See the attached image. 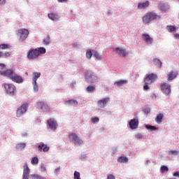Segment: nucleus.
<instances>
[{
    "instance_id": "6ab92c4d",
    "label": "nucleus",
    "mask_w": 179,
    "mask_h": 179,
    "mask_svg": "<svg viewBox=\"0 0 179 179\" xmlns=\"http://www.w3.org/2000/svg\"><path fill=\"white\" fill-rule=\"evenodd\" d=\"M157 78V76L154 73L149 74L145 79L144 82H148V83H152L155 79Z\"/></svg>"
},
{
    "instance_id": "cd10ccee",
    "label": "nucleus",
    "mask_w": 179,
    "mask_h": 179,
    "mask_svg": "<svg viewBox=\"0 0 179 179\" xmlns=\"http://www.w3.org/2000/svg\"><path fill=\"white\" fill-rule=\"evenodd\" d=\"M118 163H128V157H120L117 158Z\"/></svg>"
},
{
    "instance_id": "9d476101",
    "label": "nucleus",
    "mask_w": 179,
    "mask_h": 179,
    "mask_svg": "<svg viewBox=\"0 0 179 179\" xmlns=\"http://www.w3.org/2000/svg\"><path fill=\"white\" fill-rule=\"evenodd\" d=\"M161 90L164 94L169 96L170 94V92H171V88L169 83H164L161 85Z\"/></svg>"
},
{
    "instance_id": "f3484780",
    "label": "nucleus",
    "mask_w": 179,
    "mask_h": 179,
    "mask_svg": "<svg viewBox=\"0 0 179 179\" xmlns=\"http://www.w3.org/2000/svg\"><path fill=\"white\" fill-rule=\"evenodd\" d=\"M30 178V169L27 164L24 165L23 179H29Z\"/></svg>"
},
{
    "instance_id": "4be33fe9",
    "label": "nucleus",
    "mask_w": 179,
    "mask_h": 179,
    "mask_svg": "<svg viewBox=\"0 0 179 179\" xmlns=\"http://www.w3.org/2000/svg\"><path fill=\"white\" fill-rule=\"evenodd\" d=\"M38 149L39 152H48L50 150V147L48 145H45L44 143H42L38 146Z\"/></svg>"
},
{
    "instance_id": "de8ad7c7",
    "label": "nucleus",
    "mask_w": 179,
    "mask_h": 179,
    "mask_svg": "<svg viewBox=\"0 0 179 179\" xmlns=\"http://www.w3.org/2000/svg\"><path fill=\"white\" fill-rule=\"evenodd\" d=\"M6 69V66L4 64H0V71Z\"/></svg>"
},
{
    "instance_id": "aec40b11",
    "label": "nucleus",
    "mask_w": 179,
    "mask_h": 179,
    "mask_svg": "<svg viewBox=\"0 0 179 179\" xmlns=\"http://www.w3.org/2000/svg\"><path fill=\"white\" fill-rule=\"evenodd\" d=\"M48 17H49L50 20H52L53 22H58V20H59L60 17L58 14L49 13L48 15Z\"/></svg>"
},
{
    "instance_id": "473e14b6",
    "label": "nucleus",
    "mask_w": 179,
    "mask_h": 179,
    "mask_svg": "<svg viewBox=\"0 0 179 179\" xmlns=\"http://www.w3.org/2000/svg\"><path fill=\"white\" fill-rule=\"evenodd\" d=\"M166 29L169 33H173V31H176V30H177V28L173 25H168L166 27Z\"/></svg>"
},
{
    "instance_id": "13d9d810",
    "label": "nucleus",
    "mask_w": 179,
    "mask_h": 179,
    "mask_svg": "<svg viewBox=\"0 0 179 179\" xmlns=\"http://www.w3.org/2000/svg\"><path fill=\"white\" fill-rule=\"evenodd\" d=\"M0 58H4L3 52L0 51Z\"/></svg>"
},
{
    "instance_id": "423d86ee",
    "label": "nucleus",
    "mask_w": 179,
    "mask_h": 179,
    "mask_svg": "<svg viewBox=\"0 0 179 179\" xmlns=\"http://www.w3.org/2000/svg\"><path fill=\"white\" fill-rule=\"evenodd\" d=\"M17 37H19L20 41H25V40L29 37V29L22 28L17 31Z\"/></svg>"
},
{
    "instance_id": "8fccbe9b",
    "label": "nucleus",
    "mask_w": 179,
    "mask_h": 179,
    "mask_svg": "<svg viewBox=\"0 0 179 179\" xmlns=\"http://www.w3.org/2000/svg\"><path fill=\"white\" fill-rule=\"evenodd\" d=\"M3 55H4V58H9V57H10V52H6L3 53Z\"/></svg>"
},
{
    "instance_id": "20e7f679",
    "label": "nucleus",
    "mask_w": 179,
    "mask_h": 179,
    "mask_svg": "<svg viewBox=\"0 0 179 179\" xmlns=\"http://www.w3.org/2000/svg\"><path fill=\"white\" fill-rule=\"evenodd\" d=\"M85 78L87 83H96L99 78L92 72V71L87 70L85 72Z\"/></svg>"
},
{
    "instance_id": "7ed1b4c3",
    "label": "nucleus",
    "mask_w": 179,
    "mask_h": 179,
    "mask_svg": "<svg viewBox=\"0 0 179 179\" xmlns=\"http://www.w3.org/2000/svg\"><path fill=\"white\" fill-rule=\"evenodd\" d=\"M69 139L70 142H72L75 146H80L83 145V140L80 139V137L78 136L77 134L71 133L69 134Z\"/></svg>"
},
{
    "instance_id": "6e6d98bb",
    "label": "nucleus",
    "mask_w": 179,
    "mask_h": 179,
    "mask_svg": "<svg viewBox=\"0 0 179 179\" xmlns=\"http://www.w3.org/2000/svg\"><path fill=\"white\" fill-rule=\"evenodd\" d=\"M6 3V0H0V5H5Z\"/></svg>"
},
{
    "instance_id": "a18cd8bd",
    "label": "nucleus",
    "mask_w": 179,
    "mask_h": 179,
    "mask_svg": "<svg viewBox=\"0 0 179 179\" xmlns=\"http://www.w3.org/2000/svg\"><path fill=\"white\" fill-rule=\"evenodd\" d=\"M80 160H82L83 162H85V160H86V159H87V155H82L80 157Z\"/></svg>"
},
{
    "instance_id": "774afa93",
    "label": "nucleus",
    "mask_w": 179,
    "mask_h": 179,
    "mask_svg": "<svg viewBox=\"0 0 179 179\" xmlns=\"http://www.w3.org/2000/svg\"><path fill=\"white\" fill-rule=\"evenodd\" d=\"M179 1V0H178Z\"/></svg>"
},
{
    "instance_id": "39448f33",
    "label": "nucleus",
    "mask_w": 179,
    "mask_h": 179,
    "mask_svg": "<svg viewBox=\"0 0 179 179\" xmlns=\"http://www.w3.org/2000/svg\"><path fill=\"white\" fill-rule=\"evenodd\" d=\"M6 93L10 96H15V92L16 91V86L13 84L3 83L2 85Z\"/></svg>"
},
{
    "instance_id": "a19ab883",
    "label": "nucleus",
    "mask_w": 179,
    "mask_h": 179,
    "mask_svg": "<svg viewBox=\"0 0 179 179\" xmlns=\"http://www.w3.org/2000/svg\"><path fill=\"white\" fill-rule=\"evenodd\" d=\"M43 43L45 45H48V44H50V36H47V37L43 40Z\"/></svg>"
},
{
    "instance_id": "2f4dec72",
    "label": "nucleus",
    "mask_w": 179,
    "mask_h": 179,
    "mask_svg": "<svg viewBox=\"0 0 179 179\" xmlns=\"http://www.w3.org/2000/svg\"><path fill=\"white\" fill-rule=\"evenodd\" d=\"M178 155H179L178 150L168 151V156H178Z\"/></svg>"
},
{
    "instance_id": "6e6552de",
    "label": "nucleus",
    "mask_w": 179,
    "mask_h": 179,
    "mask_svg": "<svg viewBox=\"0 0 179 179\" xmlns=\"http://www.w3.org/2000/svg\"><path fill=\"white\" fill-rule=\"evenodd\" d=\"M108 103H110V97L107 96L98 100L96 102V106L99 108H105V107H107L108 105Z\"/></svg>"
},
{
    "instance_id": "b1692460",
    "label": "nucleus",
    "mask_w": 179,
    "mask_h": 179,
    "mask_svg": "<svg viewBox=\"0 0 179 179\" xmlns=\"http://www.w3.org/2000/svg\"><path fill=\"white\" fill-rule=\"evenodd\" d=\"M64 104L67 106H74V107H76L78 106V101L75 99H69L64 102Z\"/></svg>"
},
{
    "instance_id": "4c0bfd02",
    "label": "nucleus",
    "mask_w": 179,
    "mask_h": 179,
    "mask_svg": "<svg viewBox=\"0 0 179 179\" xmlns=\"http://www.w3.org/2000/svg\"><path fill=\"white\" fill-rule=\"evenodd\" d=\"M73 179H80V173L78 171H75L73 173Z\"/></svg>"
},
{
    "instance_id": "e2e57ef3",
    "label": "nucleus",
    "mask_w": 179,
    "mask_h": 179,
    "mask_svg": "<svg viewBox=\"0 0 179 179\" xmlns=\"http://www.w3.org/2000/svg\"><path fill=\"white\" fill-rule=\"evenodd\" d=\"M75 85H76V83H73L71 84V87H75Z\"/></svg>"
},
{
    "instance_id": "2eb2a0df",
    "label": "nucleus",
    "mask_w": 179,
    "mask_h": 179,
    "mask_svg": "<svg viewBox=\"0 0 179 179\" xmlns=\"http://www.w3.org/2000/svg\"><path fill=\"white\" fill-rule=\"evenodd\" d=\"M142 38L147 44H148V45H152V44H153V38L150 37V35L148 34H143L142 35Z\"/></svg>"
},
{
    "instance_id": "0eeeda50",
    "label": "nucleus",
    "mask_w": 179,
    "mask_h": 179,
    "mask_svg": "<svg viewBox=\"0 0 179 179\" xmlns=\"http://www.w3.org/2000/svg\"><path fill=\"white\" fill-rule=\"evenodd\" d=\"M36 108L42 111L43 113H49L50 106L47 104V103L44 101H38L36 103Z\"/></svg>"
},
{
    "instance_id": "f257e3e1",
    "label": "nucleus",
    "mask_w": 179,
    "mask_h": 179,
    "mask_svg": "<svg viewBox=\"0 0 179 179\" xmlns=\"http://www.w3.org/2000/svg\"><path fill=\"white\" fill-rule=\"evenodd\" d=\"M47 50L44 47L36 48L35 49H30L27 54V58L29 60L37 59L43 54H45Z\"/></svg>"
},
{
    "instance_id": "49530a36",
    "label": "nucleus",
    "mask_w": 179,
    "mask_h": 179,
    "mask_svg": "<svg viewBox=\"0 0 179 179\" xmlns=\"http://www.w3.org/2000/svg\"><path fill=\"white\" fill-rule=\"evenodd\" d=\"M144 114H149L150 113V108H145L143 110Z\"/></svg>"
},
{
    "instance_id": "4d7b16f0",
    "label": "nucleus",
    "mask_w": 179,
    "mask_h": 179,
    "mask_svg": "<svg viewBox=\"0 0 179 179\" xmlns=\"http://www.w3.org/2000/svg\"><path fill=\"white\" fill-rule=\"evenodd\" d=\"M107 15H108V16H112L113 15V11H111V10H108Z\"/></svg>"
},
{
    "instance_id": "f8f14e48",
    "label": "nucleus",
    "mask_w": 179,
    "mask_h": 179,
    "mask_svg": "<svg viewBox=\"0 0 179 179\" xmlns=\"http://www.w3.org/2000/svg\"><path fill=\"white\" fill-rule=\"evenodd\" d=\"M48 125L52 131H55L58 128V123L55 119H50L48 120Z\"/></svg>"
},
{
    "instance_id": "052dcab7",
    "label": "nucleus",
    "mask_w": 179,
    "mask_h": 179,
    "mask_svg": "<svg viewBox=\"0 0 179 179\" xmlns=\"http://www.w3.org/2000/svg\"><path fill=\"white\" fill-rule=\"evenodd\" d=\"M174 37H175V38H178L179 39V34H175Z\"/></svg>"
},
{
    "instance_id": "864d4df0",
    "label": "nucleus",
    "mask_w": 179,
    "mask_h": 179,
    "mask_svg": "<svg viewBox=\"0 0 179 179\" xmlns=\"http://www.w3.org/2000/svg\"><path fill=\"white\" fill-rule=\"evenodd\" d=\"M41 171L44 172V171H47V169L45 168V166L44 165H41Z\"/></svg>"
},
{
    "instance_id": "09e8293b",
    "label": "nucleus",
    "mask_w": 179,
    "mask_h": 179,
    "mask_svg": "<svg viewBox=\"0 0 179 179\" xmlns=\"http://www.w3.org/2000/svg\"><path fill=\"white\" fill-rule=\"evenodd\" d=\"M136 139H143V136L141 134H136Z\"/></svg>"
},
{
    "instance_id": "412c9836",
    "label": "nucleus",
    "mask_w": 179,
    "mask_h": 179,
    "mask_svg": "<svg viewBox=\"0 0 179 179\" xmlns=\"http://www.w3.org/2000/svg\"><path fill=\"white\" fill-rule=\"evenodd\" d=\"M26 146H27L26 143H17V144L15 145V149H16L18 152H22V150H23L24 149H26Z\"/></svg>"
},
{
    "instance_id": "7c9ffc66",
    "label": "nucleus",
    "mask_w": 179,
    "mask_h": 179,
    "mask_svg": "<svg viewBox=\"0 0 179 179\" xmlns=\"http://www.w3.org/2000/svg\"><path fill=\"white\" fill-rule=\"evenodd\" d=\"M145 128L148 131H157L158 128L155 126H152L150 124H145Z\"/></svg>"
},
{
    "instance_id": "a211bd4d",
    "label": "nucleus",
    "mask_w": 179,
    "mask_h": 179,
    "mask_svg": "<svg viewBox=\"0 0 179 179\" xmlns=\"http://www.w3.org/2000/svg\"><path fill=\"white\" fill-rule=\"evenodd\" d=\"M149 5H150V2H149V1L139 2L138 3L137 8L140 10L146 9V8H149Z\"/></svg>"
},
{
    "instance_id": "c756f323",
    "label": "nucleus",
    "mask_w": 179,
    "mask_h": 179,
    "mask_svg": "<svg viewBox=\"0 0 179 179\" xmlns=\"http://www.w3.org/2000/svg\"><path fill=\"white\" fill-rule=\"evenodd\" d=\"M155 121L157 124H160L163 121V113H159L157 116Z\"/></svg>"
},
{
    "instance_id": "338daca9",
    "label": "nucleus",
    "mask_w": 179,
    "mask_h": 179,
    "mask_svg": "<svg viewBox=\"0 0 179 179\" xmlns=\"http://www.w3.org/2000/svg\"><path fill=\"white\" fill-rule=\"evenodd\" d=\"M73 46L76 47V44H73Z\"/></svg>"
},
{
    "instance_id": "603ef678",
    "label": "nucleus",
    "mask_w": 179,
    "mask_h": 179,
    "mask_svg": "<svg viewBox=\"0 0 179 179\" xmlns=\"http://www.w3.org/2000/svg\"><path fill=\"white\" fill-rule=\"evenodd\" d=\"M118 150V149L116 147H114L112 148V152L113 155H115V153H117V151Z\"/></svg>"
},
{
    "instance_id": "c03bdc74",
    "label": "nucleus",
    "mask_w": 179,
    "mask_h": 179,
    "mask_svg": "<svg viewBox=\"0 0 179 179\" xmlns=\"http://www.w3.org/2000/svg\"><path fill=\"white\" fill-rule=\"evenodd\" d=\"M145 84L143 85V89L145 90H149V85H152V83H149L148 81H144Z\"/></svg>"
},
{
    "instance_id": "c85d7f7f",
    "label": "nucleus",
    "mask_w": 179,
    "mask_h": 179,
    "mask_svg": "<svg viewBox=\"0 0 179 179\" xmlns=\"http://www.w3.org/2000/svg\"><path fill=\"white\" fill-rule=\"evenodd\" d=\"M86 92L87 93H93L96 90V87L94 85H90L86 88Z\"/></svg>"
},
{
    "instance_id": "c9c22d12",
    "label": "nucleus",
    "mask_w": 179,
    "mask_h": 179,
    "mask_svg": "<svg viewBox=\"0 0 179 179\" xmlns=\"http://www.w3.org/2000/svg\"><path fill=\"white\" fill-rule=\"evenodd\" d=\"M32 85L34 91L35 92V93H37V92H38V84H37V82H32Z\"/></svg>"
},
{
    "instance_id": "680f3d73",
    "label": "nucleus",
    "mask_w": 179,
    "mask_h": 179,
    "mask_svg": "<svg viewBox=\"0 0 179 179\" xmlns=\"http://www.w3.org/2000/svg\"><path fill=\"white\" fill-rule=\"evenodd\" d=\"M150 164V160L145 161V165L148 166V164Z\"/></svg>"
},
{
    "instance_id": "9b49d317",
    "label": "nucleus",
    "mask_w": 179,
    "mask_h": 179,
    "mask_svg": "<svg viewBox=\"0 0 179 179\" xmlns=\"http://www.w3.org/2000/svg\"><path fill=\"white\" fill-rule=\"evenodd\" d=\"M15 71L13 69H7L6 71H0V75L2 76H7L9 79H12L13 75H15Z\"/></svg>"
},
{
    "instance_id": "0e129e2a",
    "label": "nucleus",
    "mask_w": 179,
    "mask_h": 179,
    "mask_svg": "<svg viewBox=\"0 0 179 179\" xmlns=\"http://www.w3.org/2000/svg\"><path fill=\"white\" fill-rule=\"evenodd\" d=\"M58 171H59V168H57V169L55 170V173H58Z\"/></svg>"
},
{
    "instance_id": "69168bd1",
    "label": "nucleus",
    "mask_w": 179,
    "mask_h": 179,
    "mask_svg": "<svg viewBox=\"0 0 179 179\" xmlns=\"http://www.w3.org/2000/svg\"><path fill=\"white\" fill-rule=\"evenodd\" d=\"M22 136H27V133L22 134Z\"/></svg>"
},
{
    "instance_id": "dca6fc26",
    "label": "nucleus",
    "mask_w": 179,
    "mask_h": 179,
    "mask_svg": "<svg viewBox=\"0 0 179 179\" xmlns=\"http://www.w3.org/2000/svg\"><path fill=\"white\" fill-rule=\"evenodd\" d=\"M115 52H117V54H119L120 57H127L128 55V52L124 49H122L121 48H116L113 50Z\"/></svg>"
},
{
    "instance_id": "5701e85b",
    "label": "nucleus",
    "mask_w": 179,
    "mask_h": 179,
    "mask_svg": "<svg viewBox=\"0 0 179 179\" xmlns=\"http://www.w3.org/2000/svg\"><path fill=\"white\" fill-rule=\"evenodd\" d=\"M128 80H120L119 81H115L114 83L115 86H117V87H121V86H124V85H127Z\"/></svg>"
},
{
    "instance_id": "79ce46f5",
    "label": "nucleus",
    "mask_w": 179,
    "mask_h": 179,
    "mask_svg": "<svg viewBox=\"0 0 179 179\" xmlns=\"http://www.w3.org/2000/svg\"><path fill=\"white\" fill-rule=\"evenodd\" d=\"M160 170L161 173H165V171H169V167H167V166L162 165Z\"/></svg>"
},
{
    "instance_id": "ddd939ff",
    "label": "nucleus",
    "mask_w": 179,
    "mask_h": 179,
    "mask_svg": "<svg viewBox=\"0 0 179 179\" xmlns=\"http://www.w3.org/2000/svg\"><path fill=\"white\" fill-rule=\"evenodd\" d=\"M12 82H15V83H23L24 79L23 77L19 76L17 73H14V75L11 77Z\"/></svg>"
},
{
    "instance_id": "37998d69",
    "label": "nucleus",
    "mask_w": 179,
    "mask_h": 179,
    "mask_svg": "<svg viewBox=\"0 0 179 179\" xmlns=\"http://www.w3.org/2000/svg\"><path fill=\"white\" fill-rule=\"evenodd\" d=\"M8 48H9V45L8 44H1L0 45V50H8Z\"/></svg>"
},
{
    "instance_id": "1a4fd4ad",
    "label": "nucleus",
    "mask_w": 179,
    "mask_h": 179,
    "mask_svg": "<svg viewBox=\"0 0 179 179\" xmlns=\"http://www.w3.org/2000/svg\"><path fill=\"white\" fill-rule=\"evenodd\" d=\"M27 103H23L21 106H20L17 110L16 117L20 118L22 117L23 114L27 111Z\"/></svg>"
},
{
    "instance_id": "f03ea898",
    "label": "nucleus",
    "mask_w": 179,
    "mask_h": 179,
    "mask_svg": "<svg viewBox=\"0 0 179 179\" xmlns=\"http://www.w3.org/2000/svg\"><path fill=\"white\" fill-rule=\"evenodd\" d=\"M159 19H160V15L155 12L148 13L142 17L143 24H149L153 20H159Z\"/></svg>"
},
{
    "instance_id": "a878e982",
    "label": "nucleus",
    "mask_w": 179,
    "mask_h": 179,
    "mask_svg": "<svg viewBox=\"0 0 179 179\" xmlns=\"http://www.w3.org/2000/svg\"><path fill=\"white\" fill-rule=\"evenodd\" d=\"M178 75V73L177 72L171 71L168 75V80L170 82V81L173 80V79H176L177 78Z\"/></svg>"
},
{
    "instance_id": "bf43d9fd",
    "label": "nucleus",
    "mask_w": 179,
    "mask_h": 179,
    "mask_svg": "<svg viewBox=\"0 0 179 179\" xmlns=\"http://www.w3.org/2000/svg\"><path fill=\"white\" fill-rule=\"evenodd\" d=\"M57 1L59 3H63V2H67L68 0H57Z\"/></svg>"
},
{
    "instance_id": "5fc2aeb1",
    "label": "nucleus",
    "mask_w": 179,
    "mask_h": 179,
    "mask_svg": "<svg viewBox=\"0 0 179 179\" xmlns=\"http://www.w3.org/2000/svg\"><path fill=\"white\" fill-rule=\"evenodd\" d=\"M174 177H178L179 178V171H176L173 173Z\"/></svg>"
},
{
    "instance_id": "e433bc0d",
    "label": "nucleus",
    "mask_w": 179,
    "mask_h": 179,
    "mask_svg": "<svg viewBox=\"0 0 179 179\" xmlns=\"http://www.w3.org/2000/svg\"><path fill=\"white\" fill-rule=\"evenodd\" d=\"M154 62L156 66H157L158 68H162V61L159 59H155Z\"/></svg>"
},
{
    "instance_id": "72a5a7b5",
    "label": "nucleus",
    "mask_w": 179,
    "mask_h": 179,
    "mask_svg": "<svg viewBox=\"0 0 179 179\" xmlns=\"http://www.w3.org/2000/svg\"><path fill=\"white\" fill-rule=\"evenodd\" d=\"M93 56L98 60V61H101L103 59V57L101 55L98 53L96 51H94L93 53Z\"/></svg>"
},
{
    "instance_id": "3c124183",
    "label": "nucleus",
    "mask_w": 179,
    "mask_h": 179,
    "mask_svg": "<svg viewBox=\"0 0 179 179\" xmlns=\"http://www.w3.org/2000/svg\"><path fill=\"white\" fill-rule=\"evenodd\" d=\"M107 179H115V176L113 174L107 175Z\"/></svg>"
},
{
    "instance_id": "bb28decb",
    "label": "nucleus",
    "mask_w": 179,
    "mask_h": 179,
    "mask_svg": "<svg viewBox=\"0 0 179 179\" xmlns=\"http://www.w3.org/2000/svg\"><path fill=\"white\" fill-rule=\"evenodd\" d=\"M32 75V82H37V79L41 76V73L38 72H34Z\"/></svg>"
},
{
    "instance_id": "f704fd0d",
    "label": "nucleus",
    "mask_w": 179,
    "mask_h": 179,
    "mask_svg": "<svg viewBox=\"0 0 179 179\" xmlns=\"http://www.w3.org/2000/svg\"><path fill=\"white\" fill-rule=\"evenodd\" d=\"M92 57H93V53L92 52V50L88 49L86 52V57L87 59H91Z\"/></svg>"
},
{
    "instance_id": "393cba45",
    "label": "nucleus",
    "mask_w": 179,
    "mask_h": 179,
    "mask_svg": "<svg viewBox=\"0 0 179 179\" xmlns=\"http://www.w3.org/2000/svg\"><path fill=\"white\" fill-rule=\"evenodd\" d=\"M159 8H160V10H162L163 12H167V10L170 9V6L164 3H162L159 4Z\"/></svg>"
},
{
    "instance_id": "58836bf2",
    "label": "nucleus",
    "mask_w": 179,
    "mask_h": 179,
    "mask_svg": "<svg viewBox=\"0 0 179 179\" xmlns=\"http://www.w3.org/2000/svg\"><path fill=\"white\" fill-rule=\"evenodd\" d=\"M99 121H100V119H99V117H97L91 118V122L92 124H99Z\"/></svg>"
},
{
    "instance_id": "4468645a",
    "label": "nucleus",
    "mask_w": 179,
    "mask_h": 179,
    "mask_svg": "<svg viewBox=\"0 0 179 179\" xmlns=\"http://www.w3.org/2000/svg\"><path fill=\"white\" fill-rule=\"evenodd\" d=\"M130 129H138L139 120L138 119H131L129 122Z\"/></svg>"
},
{
    "instance_id": "ea45409f",
    "label": "nucleus",
    "mask_w": 179,
    "mask_h": 179,
    "mask_svg": "<svg viewBox=\"0 0 179 179\" xmlns=\"http://www.w3.org/2000/svg\"><path fill=\"white\" fill-rule=\"evenodd\" d=\"M31 163V164H38V158L37 157H32Z\"/></svg>"
}]
</instances>
